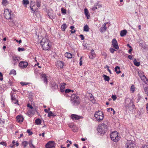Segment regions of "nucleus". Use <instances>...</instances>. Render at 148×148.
I'll list each match as a JSON object with an SVG mask.
<instances>
[{
	"label": "nucleus",
	"mask_w": 148,
	"mask_h": 148,
	"mask_svg": "<svg viewBox=\"0 0 148 148\" xmlns=\"http://www.w3.org/2000/svg\"><path fill=\"white\" fill-rule=\"evenodd\" d=\"M46 75L45 74H44L42 75V77H44V82L46 83V84H47V78L46 77Z\"/></svg>",
	"instance_id": "obj_27"
},
{
	"label": "nucleus",
	"mask_w": 148,
	"mask_h": 148,
	"mask_svg": "<svg viewBox=\"0 0 148 148\" xmlns=\"http://www.w3.org/2000/svg\"><path fill=\"white\" fill-rule=\"evenodd\" d=\"M134 64L136 66H140V64L139 62H137L135 59L133 61Z\"/></svg>",
	"instance_id": "obj_26"
},
{
	"label": "nucleus",
	"mask_w": 148,
	"mask_h": 148,
	"mask_svg": "<svg viewBox=\"0 0 148 148\" xmlns=\"http://www.w3.org/2000/svg\"><path fill=\"white\" fill-rule=\"evenodd\" d=\"M28 143L27 141H24L22 143V145L24 147H26L28 145Z\"/></svg>",
	"instance_id": "obj_35"
},
{
	"label": "nucleus",
	"mask_w": 148,
	"mask_h": 148,
	"mask_svg": "<svg viewBox=\"0 0 148 148\" xmlns=\"http://www.w3.org/2000/svg\"><path fill=\"white\" fill-rule=\"evenodd\" d=\"M106 129L104 128L103 126H101L98 129V132L101 134L104 133L106 131Z\"/></svg>",
	"instance_id": "obj_13"
},
{
	"label": "nucleus",
	"mask_w": 148,
	"mask_h": 148,
	"mask_svg": "<svg viewBox=\"0 0 148 148\" xmlns=\"http://www.w3.org/2000/svg\"><path fill=\"white\" fill-rule=\"evenodd\" d=\"M138 75L140 78L141 77L144 75L142 71H139L138 72Z\"/></svg>",
	"instance_id": "obj_40"
},
{
	"label": "nucleus",
	"mask_w": 148,
	"mask_h": 148,
	"mask_svg": "<svg viewBox=\"0 0 148 148\" xmlns=\"http://www.w3.org/2000/svg\"><path fill=\"white\" fill-rule=\"evenodd\" d=\"M112 45L114 48L116 49H119V47L118 45V44L115 38H114L112 40Z\"/></svg>",
	"instance_id": "obj_10"
},
{
	"label": "nucleus",
	"mask_w": 148,
	"mask_h": 148,
	"mask_svg": "<svg viewBox=\"0 0 148 148\" xmlns=\"http://www.w3.org/2000/svg\"><path fill=\"white\" fill-rule=\"evenodd\" d=\"M94 116L96 119L97 121L99 122L103 120L104 117L102 112L100 110H99L95 113L94 114Z\"/></svg>",
	"instance_id": "obj_2"
},
{
	"label": "nucleus",
	"mask_w": 148,
	"mask_h": 148,
	"mask_svg": "<svg viewBox=\"0 0 148 148\" xmlns=\"http://www.w3.org/2000/svg\"><path fill=\"white\" fill-rule=\"evenodd\" d=\"M61 11L62 13L64 14H66V10L64 9L63 8L61 9Z\"/></svg>",
	"instance_id": "obj_50"
},
{
	"label": "nucleus",
	"mask_w": 148,
	"mask_h": 148,
	"mask_svg": "<svg viewBox=\"0 0 148 148\" xmlns=\"http://www.w3.org/2000/svg\"><path fill=\"white\" fill-rule=\"evenodd\" d=\"M144 91L146 94L148 95V86L145 87L144 88Z\"/></svg>",
	"instance_id": "obj_39"
},
{
	"label": "nucleus",
	"mask_w": 148,
	"mask_h": 148,
	"mask_svg": "<svg viewBox=\"0 0 148 148\" xmlns=\"http://www.w3.org/2000/svg\"><path fill=\"white\" fill-rule=\"evenodd\" d=\"M135 145L133 142L131 140H127L125 145V148H134Z\"/></svg>",
	"instance_id": "obj_5"
},
{
	"label": "nucleus",
	"mask_w": 148,
	"mask_h": 148,
	"mask_svg": "<svg viewBox=\"0 0 148 148\" xmlns=\"http://www.w3.org/2000/svg\"><path fill=\"white\" fill-rule=\"evenodd\" d=\"M9 74L10 75L13 74L14 75H15L16 74V71L15 70H12L10 71Z\"/></svg>",
	"instance_id": "obj_41"
},
{
	"label": "nucleus",
	"mask_w": 148,
	"mask_h": 148,
	"mask_svg": "<svg viewBox=\"0 0 148 148\" xmlns=\"http://www.w3.org/2000/svg\"><path fill=\"white\" fill-rule=\"evenodd\" d=\"M84 30L86 32H88L89 31V27L87 25L84 26Z\"/></svg>",
	"instance_id": "obj_33"
},
{
	"label": "nucleus",
	"mask_w": 148,
	"mask_h": 148,
	"mask_svg": "<svg viewBox=\"0 0 148 148\" xmlns=\"http://www.w3.org/2000/svg\"><path fill=\"white\" fill-rule=\"evenodd\" d=\"M11 11L8 9H7L4 10V16L6 19H12L13 15L11 14Z\"/></svg>",
	"instance_id": "obj_4"
},
{
	"label": "nucleus",
	"mask_w": 148,
	"mask_h": 148,
	"mask_svg": "<svg viewBox=\"0 0 148 148\" xmlns=\"http://www.w3.org/2000/svg\"><path fill=\"white\" fill-rule=\"evenodd\" d=\"M135 90V88L134 85H132L131 87L130 90L132 92H134Z\"/></svg>",
	"instance_id": "obj_38"
},
{
	"label": "nucleus",
	"mask_w": 148,
	"mask_h": 148,
	"mask_svg": "<svg viewBox=\"0 0 148 148\" xmlns=\"http://www.w3.org/2000/svg\"><path fill=\"white\" fill-rule=\"evenodd\" d=\"M25 50V49L24 48H21L20 47H18V51H24Z\"/></svg>",
	"instance_id": "obj_52"
},
{
	"label": "nucleus",
	"mask_w": 148,
	"mask_h": 148,
	"mask_svg": "<svg viewBox=\"0 0 148 148\" xmlns=\"http://www.w3.org/2000/svg\"><path fill=\"white\" fill-rule=\"evenodd\" d=\"M53 113L51 111L49 112L48 113V117H50L51 116H54L53 115Z\"/></svg>",
	"instance_id": "obj_43"
},
{
	"label": "nucleus",
	"mask_w": 148,
	"mask_h": 148,
	"mask_svg": "<svg viewBox=\"0 0 148 148\" xmlns=\"http://www.w3.org/2000/svg\"><path fill=\"white\" fill-rule=\"evenodd\" d=\"M65 85L66 84H65L64 83L61 84H60V90L61 92H63L64 91V89L65 87Z\"/></svg>",
	"instance_id": "obj_20"
},
{
	"label": "nucleus",
	"mask_w": 148,
	"mask_h": 148,
	"mask_svg": "<svg viewBox=\"0 0 148 148\" xmlns=\"http://www.w3.org/2000/svg\"><path fill=\"white\" fill-rule=\"evenodd\" d=\"M120 67L117 66L115 68V71L116 72V73L119 74L121 72V71L120 70Z\"/></svg>",
	"instance_id": "obj_24"
},
{
	"label": "nucleus",
	"mask_w": 148,
	"mask_h": 148,
	"mask_svg": "<svg viewBox=\"0 0 148 148\" xmlns=\"http://www.w3.org/2000/svg\"><path fill=\"white\" fill-rule=\"evenodd\" d=\"M82 58H81L80 59V62H79V65L80 66L82 65V61L81 60Z\"/></svg>",
	"instance_id": "obj_62"
},
{
	"label": "nucleus",
	"mask_w": 148,
	"mask_h": 148,
	"mask_svg": "<svg viewBox=\"0 0 148 148\" xmlns=\"http://www.w3.org/2000/svg\"><path fill=\"white\" fill-rule=\"evenodd\" d=\"M140 78L144 82L147 79L146 77L144 75H143Z\"/></svg>",
	"instance_id": "obj_37"
},
{
	"label": "nucleus",
	"mask_w": 148,
	"mask_h": 148,
	"mask_svg": "<svg viewBox=\"0 0 148 148\" xmlns=\"http://www.w3.org/2000/svg\"><path fill=\"white\" fill-rule=\"evenodd\" d=\"M107 29V27H106V23H104L103 25V27H101L100 29V31L101 32H103L106 31Z\"/></svg>",
	"instance_id": "obj_19"
},
{
	"label": "nucleus",
	"mask_w": 148,
	"mask_h": 148,
	"mask_svg": "<svg viewBox=\"0 0 148 148\" xmlns=\"http://www.w3.org/2000/svg\"><path fill=\"white\" fill-rule=\"evenodd\" d=\"M27 132L29 134V136L32 135L33 134L32 132H31L29 129L27 130Z\"/></svg>",
	"instance_id": "obj_44"
},
{
	"label": "nucleus",
	"mask_w": 148,
	"mask_h": 148,
	"mask_svg": "<svg viewBox=\"0 0 148 148\" xmlns=\"http://www.w3.org/2000/svg\"><path fill=\"white\" fill-rule=\"evenodd\" d=\"M30 6L31 10L34 12H35L38 9L37 8H36V6L34 5H33L31 3L30 4Z\"/></svg>",
	"instance_id": "obj_15"
},
{
	"label": "nucleus",
	"mask_w": 148,
	"mask_h": 148,
	"mask_svg": "<svg viewBox=\"0 0 148 148\" xmlns=\"http://www.w3.org/2000/svg\"><path fill=\"white\" fill-rule=\"evenodd\" d=\"M34 109H32L31 110H29L27 112L28 115L29 114H32L33 112H34Z\"/></svg>",
	"instance_id": "obj_36"
},
{
	"label": "nucleus",
	"mask_w": 148,
	"mask_h": 148,
	"mask_svg": "<svg viewBox=\"0 0 148 148\" xmlns=\"http://www.w3.org/2000/svg\"><path fill=\"white\" fill-rule=\"evenodd\" d=\"M79 37L81 38V39L82 40H83L84 39V37L83 35H82V34L80 35H79Z\"/></svg>",
	"instance_id": "obj_56"
},
{
	"label": "nucleus",
	"mask_w": 148,
	"mask_h": 148,
	"mask_svg": "<svg viewBox=\"0 0 148 148\" xmlns=\"http://www.w3.org/2000/svg\"><path fill=\"white\" fill-rule=\"evenodd\" d=\"M84 14L88 19H89L90 17V16L89 14V12L87 8H85L84 9Z\"/></svg>",
	"instance_id": "obj_17"
},
{
	"label": "nucleus",
	"mask_w": 148,
	"mask_h": 148,
	"mask_svg": "<svg viewBox=\"0 0 148 148\" xmlns=\"http://www.w3.org/2000/svg\"><path fill=\"white\" fill-rule=\"evenodd\" d=\"M97 6V5H95L93 6V7L92 8V10L93 11H94L96 9H97V7H96V6Z\"/></svg>",
	"instance_id": "obj_55"
},
{
	"label": "nucleus",
	"mask_w": 148,
	"mask_h": 148,
	"mask_svg": "<svg viewBox=\"0 0 148 148\" xmlns=\"http://www.w3.org/2000/svg\"><path fill=\"white\" fill-rule=\"evenodd\" d=\"M27 106L29 108H30L31 109H34L32 107V106L31 105H30L29 103H28L27 104Z\"/></svg>",
	"instance_id": "obj_46"
},
{
	"label": "nucleus",
	"mask_w": 148,
	"mask_h": 148,
	"mask_svg": "<svg viewBox=\"0 0 148 148\" xmlns=\"http://www.w3.org/2000/svg\"><path fill=\"white\" fill-rule=\"evenodd\" d=\"M2 3L3 5H5L7 3V0H3Z\"/></svg>",
	"instance_id": "obj_45"
},
{
	"label": "nucleus",
	"mask_w": 148,
	"mask_h": 148,
	"mask_svg": "<svg viewBox=\"0 0 148 148\" xmlns=\"http://www.w3.org/2000/svg\"><path fill=\"white\" fill-rule=\"evenodd\" d=\"M112 98L114 101H115L116 99V95H112Z\"/></svg>",
	"instance_id": "obj_59"
},
{
	"label": "nucleus",
	"mask_w": 148,
	"mask_h": 148,
	"mask_svg": "<svg viewBox=\"0 0 148 148\" xmlns=\"http://www.w3.org/2000/svg\"><path fill=\"white\" fill-rule=\"evenodd\" d=\"M51 87L52 89H56L58 88V85L55 82H53L51 83Z\"/></svg>",
	"instance_id": "obj_21"
},
{
	"label": "nucleus",
	"mask_w": 148,
	"mask_h": 148,
	"mask_svg": "<svg viewBox=\"0 0 148 148\" xmlns=\"http://www.w3.org/2000/svg\"><path fill=\"white\" fill-rule=\"evenodd\" d=\"M3 79V75L2 73L0 72V80H2Z\"/></svg>",
	"instance_id": "obj_57"
},
{
	"label": "nucleus",
	"mask_w": 148,
	"mask_h": 148,
	"mask_svg": "<svg viewBox=\"0 0 148 148\" xmlns=\"http://www.w3.org/2000/svg\"><path fill=\"white\" fill-rule=\"evenodd\" d=\"M56 66L60 68H62L64 66V64L62 61H58L56 63Z\"/></svg>",
	"instance_id": "obj_11"
},
{
	"label": "nucleus",
	"mask_w": 148,
	"mask_h": 148,
	"mask_svg": "<svg viewBox=\"0 0 148 148\" xmlns=\"http://www.w3.org/2000/svg\"><path fill=\"white\" fill-rule=\"evenodd\" d=\"M95 5H97V6H96V7H97V9L101 7V5L97 3H95Z\"/></svg>",
	"instance_id": "obj_53"
},
{
	"label": "nucleus",
	"mask_w": 148,
	"mask_h": 148,
	"mask_svg": "<svg viewBox=\"0 0 148 148\" xmlns=\"http://www.w3.org/2000/svg\"><path fill=\"white\" fill-rule=\"evenodd\" d=\"M128 58L131 60H133V57L132 56V55H129L128 56Z\"/></svg>",
	"instance_id": "obj_58"
},
{
	"label": "nucleus",
	"mask_w": 148,
	"mask_h": 148,
	"mask_svg": "<svg viewBox=\"0 0 148 148\" xmlns=\"http://www.w3.org/2000/svg\"><path fill=\"white\" fill-rule=\"evenodd\" d=\"M37 6L39 8L40 7V2L39 1H37Z\"/></svg>",
	"instance_id": "obj_54"
},
{
	"label": "nucleus",
	"mask_w": 148,
	"mask_h": 148,
	"mask_svg": "<svg viewBox=\"0 0 148 148\" xmlns=\"http://www.w3.org/2000/svg\"><path fill=\"white\" fill-rule=\"evenodd\" d=\"M71 91H72V92H73V90H71L70 89H66V90H65V92L66 93H69Z\"/></svg>",
	"instance_id": "obj_49"
},
{
	"label": "nucleus",
	"mask_w": 148,
	"mask_h": 148,
	"mask_svg": "<svg viewBox=\"0 0 148 148\" xmlns=\"http://www.w3.org/2000/svg\"><path fill=\"white\" fill-rule=\"evenodd\" d=\"M73 105H78L79 104V102H73Z\"/></svg>",
	"instance_id": "obj_63"
},
{
	"label": "nucleus",
	"mask_w": 148,
	"mask_h": 148,
	"mask_svg": "<svg viewBox=\"0 0 148 148\" xmlns=\"http://www.w3.org/2000/svg\"><path fill=\"white\" fill-rule=\"evenodd\" d=\"M126 107H128V108H129L130 109H133L135 108V106L133 104V102L130 103L128 106Z\"/></svg>",
	"instance_id": "obj_16"
},
{
	"label": "nucleus",
	"mask_w": 148,
	"mask_h": 148,
	"mask_svg": "<svg viewBox=\"0 0 148 148\" xmlns=\"http://www.w3.org/2000/svg\"><path fill=\"white\" fill-rule=\"evenodd\" d=\"M13 63L14 65L17 64L19 60H21L20 58L18 56L13 55L12 56Z\"/></svg>",
	"instance_id": "obj_6"
},
{
	"label": "nucleus",
	"mask_w": 148,
	"mask_h": 148,
	"mask_svg": "<svg viewBox=\"0 0 148 148\" xmlns=\"http://www.w3.org/2000/svg\"><path fill=\"white\" fill-rule=\"evenodd\" d=\"M127 33V30L124 29L122 30L120 33V35L121 37H123L126 35Z\"/></svg>",
	"instance_id": "obj_22"
},
{
	"label": "nucleus",
	"mask_w": 148,
	"mask_h": 148,
	"mask_svg": "<svg viewBox=\"0 0 148 148\" xmlns=\"http://www.w3.org/2000/svg\"><path fill=\"white\" fill-rule=\"evenodd\" d=\"M55 143L53 141H50L45 145L46 148H55Z\"/></svg>",
	"instance_id": "obj_8"
},
{
	"label": "nucleus",
	"mask_w": 148,
	"mask_h": 148,
	"mask_svg": "<svg viewBox=\"0 0 148 148\" xmlns=\"http://www.w3.org/2000/svg\"><path fill=\"white\" fill-rule=\"evenodd\" d=\"M28 65L27 62L25 61H21L19 64V66L21 69L26 68Z\"/></svg>",
	"instance_id": "obj_9"
},
{
	"label": "nucleus",
	"mask_w": 148,
	"mask_h": 148,
	"mask_svg": "<svg viewBox=\"0 0 148 148\" xmlns=\"http://www.w3.org/2000/svg\"><path fill=\"white\" fill-rule=\"evenodd\" d=\"M110 110H111V111H113V114H115V112L114 110V109L112 108H108L107 109V111L108 112H110Z\"/></svg>",
	"instance_id": "obj_31"
},
{
	"label": "nucleus",
	"mask_w": 148,
	"mask_h": 148,
	"mask_svg": "<svg viewBox=\"0 0 148 148\" xmlns=\"http://www.w3.org/2000/svg\"><path fill=\"white\" fill-rule=\"evenodd\" d=\"M23 3L26 6L27 5L29 4V2L28 0H23Z\"/></svg>",
	"instance_id": "obj_28"
},
{
	"label": "nucleus",
	"mask_w": 148,
	"mask_h": 148,
	"mask_svg": "<svg viewBox=\"0 0 148 148\" xmlns=\"http://www.w3.org/2000/svg\"><path fill=\"white\" fill-rule=\"evenodd\" d=\"M0 144L2 145H3L5 146V147L7 146V144L5 142H2L0 143Z\"/></svg>",
	"instance_id": "obj_48"
},
{
	"label": "nucleus",
	"mask_w": 148,
	"mask_h": 148,
	"mask_svg": "<svg viewBox=\"0 0 148 148\" xmlns=\"http://www.w3.org/2000/svg\"><path fill=\"white\" fill-rule=\"evenodd\" d=\"M40 44L43 49L45 50H48L51 45L50 40L46 38L42 39L40 42Z\"/></svg>",
	"instance_id": "obj_1"
},
{
	"label": "nucleus",
	"mask_w": 148,
	"mask_h": 148,
	"mask_svg": "<svg viewBox=\"0 0 148 148\" xmlns=\"http://www.w3.org/2000/svg\"><path fill=\"white\" fill-rule=\"evenodd\" d=\"M13 93L11 92V100L12 101H14L15 102H18V101L17 99H16V97L14 95L13 96Z\"/></svg>",
	"instance_id": "obj_18"
},
{
	"label": "nucleus",
	"mask_w": 148,
	"mask_h": 148,
	"mask_svg": "<svg viewBox=\"0 0 148 148\" xmlns=\"http://www.w3.org/2000/svg\"><path fill=\"white\" fill-rule=\"evenodd\" d=\"M89 95V96L90 97V98H92L93 97H93L92 96V94H91L90 93H88Z\"/></svg>",
	"instance_id": "obj_64"
},
{
	"label": "nucleus",
	"mask_w": 148,
	"mask_h": 148,
	"mask_svg": "<svg viewBox=\"0 0 148 148\" xmlns=\"http://www.w3.org/2000/svg\"><path fill=\"white\" fill-rule=\"evenodd\" d=\"M64 56L68 58H71L72 57V54L71 53L67 52L65 54Z\"/></svg>",
	"instance_id": "obj_23"
},
{
	"label": "nucleus",
	"mask_w": 148,
	"mask_h": 148,
	"mask_svg": "<svg viewBox=\"0 0 148 148\" xmlns=\"http://www.w3.org/2000/svg\"><path fill=\"white\" fill-rule=\"evenodd\" d=\"M110 136L112 140L115 142H117L120 139V137L118 136V132L116 131L112 132Z\"/></svg>",
	"instance_id": "obj_3"
},
{
	"label": "nucleus",
	"mask_w": 148,
	"mask_h": 148,
	"mask_svg": "<svg viewBox=\"0 0 148 148\" xmlns=\"http://www.w3.org/2000/svg\"><path fill=\"white\" fill-rule=\"evenodd\" d=\"M29 144L30 147L31 148H35V146H34V145L32 144V140H30L29 141Z\"/></svg>",
	"instance_id": "obj_30"
},
{
	"label": "nucleus",
	"mask_w": 148,
	"mask_h": 148,
	"mask_svg": "<svg viewBox=\"0 0 148 148\" xmlns=\"http://www.w3.org/2000/svg\"><path fill=\"white\" fill-rule=\"evenodd\" d=\"M90 53L91 56H90L89 57L91 59H93L95 57V54L93 50L92 49L91 50Z\"/></svg>",
	"instance_id": "obj_25"
},
{
	"label": "nucleus",
	"mask_w": 148,
	"mask_h": 148,
	"mask_svg": "<svg viewBox=\"0 0 148 148\" xmlns=\"http://www.w3.org/2000/svg\"><path fill=\"white\" fill-rule=\"evenodd\" d=\"M110 52L112 53H113L115 51H116V50L112 48H111L110 49Z\"/></svg>",
	"instance_id": "obj_51"
},
{
	"label": "nucleus",
	"mask_w": 148,
	"mask_h": 148,
	"mask_svg": "<svg viewBox=\"0 0 148 148\" xmlns=\"http://www.w3.org/2000/svg\"><path fill=\"white\" fill-rule=\"evenodd\" d=\"M4 123V121L3 120H1L0 119V124H3Z\"/></svg>",
	"instance_id": "obj_61"
},
{
	"label": "nucleus",
	"mask_w": 148,
	"mask_h": 148,
	"mask_svg": "<svg viewBox=\"0 0 148 148\" xmlns=\"http://www.w3.org/2000/svg\"><path fill=\"white\" fill-rule=\"evenodd\" d=\"M143 98L142 97L140 96L138 94V97L137 100L138 101H143Z\"/></svg>",
	"instance_id": "obj_42"
},
{
	"label": "nucleus",
	"mask_w": 148,
	"mask_h": 148,
	"mask_svg": "<svg viewBox=\"0 0 148 148\" xmlns=\"http://www.w3.org/2000/svg\"><path fill=\"white\" fill-rule=\"evenodd\" d=\"M71 119L73 120H78L82 118V117L81 116H79L77 115L74 114H72L71 115Z\"/></svg>",
	"instance_id": "obj_12"
},
{
	"label": "nucleus",
	"mask_w": 148,
	"mask_h": 148,
	"mask_svg": "<svg viewBox=\"0 0 148 148\" xmlns=\"http://www.w3.org/2000/svg\"><path fill=\"white\" fill-rule=\"evenodd\" d=\"M141 148H148V145H144Z\"/></svg>",
	"instance_id": "obj_60"
},
{
	"label": "nucleus",
	"mask_w": 148,
	"mask_h": 148,
	"mask_svg": "<svg viewBox=\"0 0 148 148\" xmlns=\"http://www.w3.org/2000/svg\"><path fill=\"white\" fill-rule=\"evenodd\" d=\"M71 101L72 102H79V98L77 95L74 94L71 95Z\"/></svg>",
	"instance_id": "obj_7"
},
{
	"label": "nucleus",
	"mask_w": 148,
	"mask_h": 148,
	"mask_svg": "<svg viewBox=\"0 0 148 148\" xmlns=\"http://www.w3.org/2000/svg\"><path fill=\"white\" fill-rule=\"evenodd\" d=\"M20 84L22 86L26 85L29 84L28 83H25L23 82H21Z\"/></svg>",
	"instance_id": "obj_47"
},
{
	"label": "nucleus",
	"mask_w": 148,
	"mask_h": 148,
	"mask_svg": "<svg viewBox=\"0 0 148 148\" xmlns=\"http://www.w3.org/2000/svg\"><path fill=\"white\" fill-rule=\"evenodd\" d=\"M103 77L104 78V80L106 81H108L110 80L109 77L106 75H103Z\"/></svg>",
	"instance_id": "obj_29"
},
{
	"label": "nucleus",
	"mask_w": 148,
	"mask_h": 148,
	"mask_svg": "<svg viewBox=\"0 0 148 148\" xmlns=\"http://www.w3.org/2000/svg\"><path fill=\"white\" fill-rule=\"evenodd\" d=\"M17 121L19 123L23 122L24 118L23 116L21 115H18L16 117Z\"/></svg>",
	"instance_id": "obj_14"
},
{
	"label": "nucleus",
	"mask_w": 148,
	"mask_h": 148,
	"mask_svg": "<svg viewBox=\"0 0 148 148\" xmlns=\"http://www.w3.org/2000/svg\"><path fill=\"white\" fill-rule=\"evenodd\" d=\"M66 27V24H64L62 25L61 28L63 31H64Z\"/></svg>",
	"instance_id": "obj_34"
},
{
	"label": "nucleus",
	"mask_w": 148,
	"mask_h": 148,
	"mask_svg": "<svg viewBox=\"0 0 148 148\" xmlns=\"http://www.w3.org/2000/svg\"><path fill=\"white\" fill-rule=\"evenodd\" d=\"M35 122L37 125H39L41 124V121L40 119H37L35 120Z\"/></svg>",
	"instance_id": "obj_32"
}]
</instances>
